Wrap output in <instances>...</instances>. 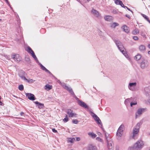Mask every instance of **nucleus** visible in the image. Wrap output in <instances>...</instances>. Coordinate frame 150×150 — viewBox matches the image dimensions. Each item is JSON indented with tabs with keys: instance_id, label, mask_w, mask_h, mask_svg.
I'll return each instance as SVG.
<instances>
[{
	"instance_id": "obj_58",
	"label": "nucleus",
	"mask_w": 150,
	"mask_h": 150,
	"mask_svg": "<svg viewBox=\"0 0 150 150\" xmlns=\"http://www.w3.org/2000/svg\"><path fill=\"white\" fill-rule=\"evenodd\" d=\"M52 75V76L55 79H57L54 76L53 74H52V75Z\"/></svg>"
},
{
	"instance_id": "obj_40",
	"label": "nucleus",
	"mask_w": 150,
	"mask_h": 150,
	"mask_svg": "<svg viewBox=\"0 0 150 150\" xmlns=\"http://www.w3.org/2000/svg\"><path fill=\"white\" fill-rule=\"evenodd\" d=\"M130 106L131 107H132L133 105H135L137 104V102H131L130 103Z\"/></svg>"
},
{
	"instance_id": "obj_59",
	"label": "nucleus",
	"mask_w": 150,
	"mask_h": 150,
	"mask_svg": "<svg viewBox=\"0 0 150 150\" xmlns=\"http://www.w3.org/2000/svg\"><path fill=\"white\" fill-rule=\"evenodd\" d=\"M148 102L150 104V99H149L148 100Z\"/></svg>"
},
{
	"instance_id": "obj_22",
	"label": "nucleus",
	"mask_w": 150,
	"mask_h": 150,
	"mask_svg": "<svg viewBox=\"0 0 150 150\" xmlns=\"http://www.w3.org/2000/svg\"><path fill=\"white\" fill-rule=\"evenodd\" d=\"M142 56L141 54H137L134 57V59L136 60H139L141 58Z\"/></svg>"
},
{
	"instance_id": "obj_9",
	"label": "nucleus",
	"mask_w": 150,
	"mask_h": 150,
	"mask_svg": "<svg viewBox=\"0 0 150 150\" xmlns=\"http://www.w3.org/2000/svg\"><path fill=\"white\" fill-rule=\"evenodd\" d=\"M11 57L17 62H18L20 60V58L18 54H12Z\"/></svg>"
},
{
	"instance_id": "obj_7",
	"label": "nucleus",
	"mask_w": 150,
	"mask_h": 150,
	"mask_svg": "<svg viewBox=\"0 0 150 150\" xmlns=\"http://www.w3.org/2000/svg\"><path fill=\"white\" fill-rule=\"evenodd\" d=\"M25 95L26 97H28V98L31 100H34L36 99V98L34 95L31 93H26Z\"/></svg>"
},
{
	"instance_id": "obj_6",
	"label": "nucleus",
	"mask_w": 150,
	"mask_h": 150,
	"mask_svg": "<svg viewBox=\"0 0 150 150\" xmlns=\"http://www.w3.org/2000/svg\"><path fill=\"white\" fill-rule=\"evenodd\" d=\"M67 113L68 114V116L69 117H77V115L76 113H73V110L71 109H68L67 112Z\"/></svg>"
},
{
	"instance_id": "obj_52",
	"label": "nucleus",
	"mask_w": 150,
	"mask_h": 150,
	"mask_svg": "<svg viewBox=\"0 0 150 150\" xmlns=\"http://www.w3.org/2000/svg\"><path fill=\"white\" fill-rule=\"evenodd\" d=\"M24 113L23 112H21L20 113V115L21 116H22L23 115H24Z\"/></svg>"
},
{
	"instance_id": "obj_45",
	"label": "nucleus",
	"mask_w": 150,
	"mask_h": 150,
	"mask_svg": "<svg viewBox=\"0 0 150 150\" xmlns=\"http://www.w3.org/2000/svg\"><path fill=\"white\" fill-rule=\"evenodd\" d=\"M93 118L95 121H96L98 119H99V118L97 115L95 116Z\"/></svg>"
},
{
	"instance_id": "obj_44",
	"label": "nucleus",
	"mask_w": 150,
	"mask_h": 150,
	"mask_svg": "<svg viewBox=\"0 0 150 150\" xmlns=\"http://www.w3.org/2000/svg\"><path fill=\"white\" fill-rule=\"evenodd\" d=\"M44 71H45L46 72L49 73L50 74L52 75V74L51 73V72L46 68L44 70Z\"/></svg>"
},
{
	"instance_id": "obj_5",
	"label": "nucleus",
	"mask_w": 150,
	"mask_h": 150,
	"mask_svg": "<svg viewBox=\"0 0 150 150\" xmlns=\"http://www.w3.org/2000/svg\"><path fill=\"white\" fill-rule=\"evenodd\" d=\"M74 95V96L75 99L77 101L78 104L80 106L83 107L85 108L88 109V106L84 102H83L81 100H80L78 98L75 96V95Z\"/></svg>"
},
{
	"instance_id": "obj_13",
	"label": "nucleus",
	"mask_w": 150,
	"mask_h": 150,
	"mask_svg": "<svg viewBox=\"0 0 150 150\" xmlns=\"http://www.w3.org/2000/svg\"><path fill=\"white\" fill-rule=\"evenodd\" d=\"M146 96H149V98L150 99V88L149 87H146L144 89Z\"/></svg>"
},
{
	"instance_id": "obj_34",
	"label": "nucleus",
	"mask_w": 150,
	"mask_h": 150,
	"mask_svg": "<svg viewBox=\"0 0 150 150\" xmlns=\"http://www.w3.org/2000/svg\"><path fill=\"white\" fill-rule=\"evenodd\" d=\"M130 100L131 101L132 100V98H127V99H126L125 101V103H127L128 102L130 101Z\"/></svg>"
},
{
	"instance_id": "obj_15",
	"label": "nucleus",
	"mask_w": 150,
	"mask_h": 150,
	"mask_svg": "<svg viewBox=\"0 0 150 150\" xmlns=\"http://www.w3.org/2000/svg\"><path fill=\"white\" fill-rule=\"evenodd\" d=\"M113 142H108L107 143V146L108 149L110 150H112V148L113 147V145L112 144Z\"/></svg>"
},
{
	"instance_id": "obj_31",
	"label": "nucleus",
	"mask_w": 150,
	"mask_h": 150,
	"mask_svg": "<svg viewBox=\"0 0 150 150\" xmlns=\"http://www.w3.org/2000/svg\"><path fill=\"white\" fill-rule=\"evenodd\" d=\"M139 32V30L138 29L136 28L132 31V33L134 35H135Z\"/></svg>"
},
{
	"instance_id": "obj_10",
	"label": "nucleus",
	"mask_w": 150,
	"mask_h": 150,
	"mask_svg": "<svg viewBox=\"0 0 150 150\" xmlns=\"http://www.w3.org/2000/svg\"><path fill=\"white\" fill-rule=\"evenodd\" d=\"M63 86L64 88L69 91L71 94L72 95H74V93L73 91L72 88L70 87H69L68 86L66 85L65 83H64Z\"/></svg>"
},
{
	"instance_id": "obj_43",
	"label": "nucleus",
	"mask_w": 150,
	"mask_h": 150,
	"mask_svg": "<svg viewBox=\"0 0 150 150\" xmlns=\"http://www.w3.org/2000/svg\"><path fill=\"white\" fill-rule=\"evenodd\" d=\"M44 71H45L46 72L49 73L50 74L52 75V74L51 73V72L46 68L44 70Z\"/></svg>"
},
{
	"instance_id": "obj_36",
	"label": "nucleus",
	"mask_w": 150,
	"mask_h": 150,
	"mask_svg": "<svg viewBox=\"0 0 150 150\" xmlns=\"http://www.w3.org/2000/svg\"><path fill=\"white\" fill-rule=\"evenodd\" d=\"M28 83H30L33 82H35V80H33L32 79H30L29 80L28 79L26 81Z\"/></svg>"
},
{
	"instance_id": "obj_54",
	"label": "nucleus",
	"mask_w": 150,
	"mask_h": 150,
	"mask_svg": "<svg viewBox=\"0 0 150 150\" xmlns=\"http://www.w3.org/2000/svg\"><path fill=\"white\" fill-rule=\"evenodd\" d=\"M5 0V1H6V2L7 4H8V5L10 6V4L9 3V2H8V0Z\"/></svg>"
},
{
	"instance_id": "obj_27",
	"label": "nucleus",
	"mask_w": 150,
	"mask_h": 150,
	"mask_svg": "<svg viewBox=\"0 0 150 150\" xmlns=\"http://www.w3.org/2000/svg\"><path fill=\"white\" fill-rule=\"evenodd\" d=\"M96 121V122L98 125H100L101 126V127H100L102 129H103V125L101 123V120H100V118H99V119H98Z\"/></svg>"
},
{
	"instance_id": "obj_49",
	"label": "nucleus",
	"mask_w": 150,
	"mask_h": 150,
	"mask_svg": "<svg viewBox=\"0 0 150 150\" xmlns=\"http://www.w3.org/2000/svg\"><path fill=\"white\" fill-rule=\"evenodd\" d=\"M52 131L54 133H57V131L55 129V128H53L52 129Z\"/></svg>"
},
{
	"instance_id": "obj_24",
	"label": "nucleus",
	"mask_w": 150,
	"mask_h": 150,
	"mask_svg": "<svg viewBox=\"0 0 150 150\" xmlns=\"http://www.w3.org/2000/svg\"><path fill=\"white\" fill-rule=\"evenodd\" d=\"M141 15L147 21L150 23V20L147 16L142 13L141 14Z\"/></svg>"
},
{
	"instance_id": "obj_1",
	"label": "nucleus",
	"mask_w": 150,
	"mask_h": 150,
	"mask_svg": "<svg viewBox=\"0 0 150 150\" xmlns=\"http://www.w3.org/2000/svg\"><path fill=\"white\" fill-rule=\"evenodd\" d=\"M114 41L115 43L120 51L127 58V57L128 56V54L125 51H124V50H125L122 43L119 40H118L115 39L114 40Z\"/></svg>"
},
{
	"instance_id": "obj_46",
	"label": "nucleus",
	"mask_w": 150,
	"mask_h": 150,
	"mask_svg": "<svg viewBox=\"0 0 150 150\" xmlns=\"http://www.w3.org/2000/svg\"><path fill=\"white\" fill-rule=\"evenodd\" d=\"M133 38L135 40H137L138 39V37L136 36H134L133 37Z\"/></svg>"
},
{
	"instance_id": "obj_62",
	"label": "nucleus",
	"mask_w": 150,
	"mask_h": 150,
	"mask_svg": "<svg viewBox=\"0 0 150 150\" xmlns=\"http://www.w3.org/2000/svg\"><path fill=\"white\" fill-rule=\"evenodd\" d=\"M148 54H149L150 55V51H149L148 52Z\"/></svg>"
},
{
	"instance_id": "obj_47",
	"label": "nucleus",
	"mask_w": 150,
	"mask_h": 150,
	"mask_svg": "<svg viewBox=\"0 0 150 150\" xmlns=\"http://www.w3.org/2000/svg\"><path fill=\"white\" fill-rule=\"evenodd\" d=\"M91 115L93 117H94L96 115L94 112H91Z\"/></svg>"
},
{
	"instance_id": "obj_50",
	"label": "nucleus",
	"mask_w": 150,
	"mask_h": 150,
	"mask_svg": "<svg viewBox=\"0 0 150 150\" xmlns=\"http://www.w3.org/2000/svg\"><path fill=\"white\" fill-rule=\"evenodd\" d=\"M76 140L77 141H79L80 140V138L79 137H76Z\"/></svg>"
},
{
	"instance_id": "obj_19",
	"label": "nucleus",
	"mask_w": 150,
	"mask_h": 150,
	"mask_svg": "<svg viewBox=\"0 0 150 150\" xmlns=\"http://www.w3.org/2000/svg\"><path fill=\"white\" fill-rule=\"evenodd\" d=\"M88 134L91 136L92 138L94 139L97 136L96 134L94 133L93 132H90L88 133Z\"/></svg>"
},
{
	"instance_id": "obj_64",
	"label": "nucleus",
	"mask_w": 150,
	"mask_h": 150,
	"mask_svg": "<svg viewBox=\"0 0 150 150\" xmlns=\"http://www.w3.org/2000/svg\"><path fill=\"white\" fill-rule=\"evenodd\" d=\"M116 150H119L118 149H116Z\"/></svg>"
},
{
	"instance_id": "obj_56",
	"label": "nucleus",
	"mask_w": 150,
	"mask_h": 150,
	"mask_svg": "<svg viewBox=\"0 0 150 150\" xmlns=\"http://www.w3.org/2000/svg\"><path fill=\"white\" fill-rule=\"evenodd\" d=\"M39 64L41 68L43 66V65L40 63H39Z\"/></svg>"
},
{
	"instance_id": "obj_51",
	"label": "nucleus",
	"mask_w": 150,
	"mask_h": 150,
	"mask_svg": "<svg viewBox=\"0 0 150 150\" xmlns=\"http://www.w3.org/2000/svg\"><path fill=\"white\" fill-rule=\"evenodd\" d=\"M43 70H44L46 68L45 67H44L43 66L41 68Z\"/></svg>"
},
{
	"instance_id": "obj_12",
	"label": "nucleus",
	"mask_w": 150,
	"mask_h": 150,
	"mask_svg": "<svg viewBox=\"0 0 150 150\" xmlns=\"http://www.w3.org/2000/svg\"><path fill=\"white\" fill-rule=\"evenodd\" d=\"M34 103L37 105L36 106H38L39 109H44L45 108L44 104L42 103L37 101L34 102Z\"/></svg>"
},
{
	"instance_id": "obj_21",
	"label": "nucleus",
	"mask_w": 150,
	"mask_h": 150,
	"mask_svg": "<svg viewBox=\"0 0 150 150\" xmlns=\"http://www.w3.org/2000/svg\"><path fill=\"white\" fill-rule=\"evenodd\" d=\"M88 150H97L96 147L95 146L91 145L89 146Z\"/></svg>"
},
{
	"instance_id": "obj_23",
	"label": "nucleus",
	"mask_w": 150,
	"mask_h": 150,
	"mask_svg": "<svg viewBox=\"0 0 150 150\" xmlns=\"http://www.w3.org/2000/svg\"><path fill=\"white\" fill-rule=\"evenodd\" d=\"M123 131L120 130L118 131V130L116 133L118 137H121L123 134Z\"/></svg>"
},
{
	"instance_id": "obj_14",
	"label": "nucleus",
	"mask_w": 150,
	"mask_h": 150,
	"mask_svg": "<svg viewBox=\"0 0 150 150\" xmlns=\"http://www.w3.org/2000/svg\"><path fill=\"white\" fill-rule=\"evenodd\" d=\"M122 28L123 29V31L125 33H129V28L128 27H127L126 25H124L122 27Z\"/></svg>"
},
{
	"instance_id": "obj_18",
	"label": "nucleus",
	"mask_w": 150,
	"mask_h": 150,
	"mask_svg": "<svg viewBox=\"0 0 150 150\" xmlns=\"http://www.w3.org/2000/svg\"><path fill=\"white\" fill-rule=\"evenodd\" d=\"M105 19L107 21H110L112 20V17L110 16H107L104 17Z\"/></svg>"
},
{
	"instance_id": "obj_26",
	"label": "nucleus",
	"mask_w": 150,
	"mask_h": 150,
	"mask_svg": "<svg viewBox=\"0 0 150 150\" xmlns=\"http://www.w3.org/2000/svg\"><path fill=\"white\" fill-rule=\"evenodd\" d=\"M31 54V55L34 58V59H35V60H36L37 62H39V61L38 60V59L36 57L34 52H33L31 54Z\"/></svg>"
},
{
	"instance_id": "obj_8",
	"label": "nucleus",
	"mask_w": 150,
	"mask_h": 150,
	"mask_svg": "<svg viewBox=\"0 0 150 150\" xmlns=\"http://www.w3.org/2000/svg\"><path fill=\"white\" fill-rule=\"evenodd\" d=\"M147 109L146 108H142L139 109L137 110V113L135 114L136 118L137 117V113L139 115H140L142 114L143 112H144Z\"/></svg>"
},
{
	"instance_id": "obj_28",
	"label": "nucleus",
	"mask_w": 150,
	"mask_h": 150,
	"mask_svg": "<svg viewBox=\"0 0 150 150\" xmlns=\"http://www.w3.org/2000/svg\"><path fill=\"white\" fill-rule=\"evenodd\" d=\"M103 129V132H104V133L105 134V138H106V140H107L108 141V140L107 139H108V138L109 137L110 134H108L107 133V132L105 131Z\"/></svg>"
},
{
	"instance_id": "obj_39",
	"label": "nucleus",
	"mask_w": 150,
	"mask_h": 150,
	"mask_svg": "<svg viewBox=\"0 0 150 150\" xmlns=\"http://www.w3.org/2000/svg\"><path fill=\"white\" fill-rule=\"evenodd\" d=\"M72 122L74 124H77L78 123V121L76 119L75 120H73L72 121Z\"/></svg>"
},
{
	"instance_id": "obj_48",
	"label": "nucleus",
	"mask_w": 150,
	"mask_h": 150,
	"mask_svg": "<svg viewBox=\"0 0 150 150\" xmlns=\"http://www.w3.org/2000/svg\"><path fill=\"white\" fill-rule=\"evenodd\" d=\"M21 78L23 79H24V80H25L26 81H27V79L26 78V77L24 76H21Z\"/></svg>"
},
{
	"instance_id": "obj_42",
	"label": "nucleus",
	"mask_w": 150,
	"mask_h": 150,
	"mask_svg": "<svg viewBox=\"0 0 150 150\" xmlns=\"http://www.w3.org/2000/svg\"><path fill=\"white\" fill-rule=\"evenodd\" d=\"M121 1L120 0H115V2L116 4H119V3H120V1Z\"/></svg>"
},
{
	"instance_id": "obj_30",
	"label": "nucleus",
	"mask_w": 150,
	"mask_h": 150,
	"mask_svg": "<svg viewBox=\"0 0 150 150\" xmlns=\"http://www.w3.org/2000/svg\"><path fill=\"white\" fill-rule=\"evenodd\" d=\"M75 138L74 137L72 138H69L68 140V142H69L73 143L74 142V141H75Z\"/></svg>"
},
{
	"instance_id": "obj_37",
	"label": "nucleus",
	"mask_w": 150,
	"mask_h": 150,
	"mask_svg": "<svg viewBox=\"0 0 150 150\" xmlns=\"http://www.w3.org/2000/svg\"><path fill=\"white\" fill-rule=\"evenodd\" d=\"M96 140L100 142H103V140L99 137H97L96 138Z\"/></svg>"
},
{
	"instance_id": "obj_25",
	"label": "nucleus",
	"mask_w": 150,
	"mask_h": 150,
	"mask_svg": "<svg viewBox=\"0 0 150 150\" xmlns=\"http://www.w3.org/2000/svg\"><path fill=\"white\" fill-rule=\"evenodd\" d=\"M26 50L30 54H31L34 52L32 49L29 46H28L27 47Z\"/></svg>"
},
{
	"instance_id": "obj_20",
	"label": "nucleus",
	"mask_w": 150,
	"mask_h": 150,
	"mask_svg": "<svg viewBox=\"0 0 150 150\" xmlns=\"http://www.w3.org/2000/svg\"><path fill=\"white\" fill-rule=\"evenodd\" d=\"M52 88V86L49 84H46L45 86V89L49 91Z\"/></svg>"
},
{
	"instance_id": "obj_32",
	"label": "nucleus",
	"mask_w": 150,
	"mask_h": 150,
	"mask_svg": "<svg viewBox=\"0 0 150 150\" xmlns=\"http://www.w3.org/2000/svg\"><path fill=\"white\" fill-rule=\"evenodd\" d=\"M124 128V125L122 124L119 127L118 130V131L120 130H122L123 131V129Z\"/></svg>"
},
{
	"instance_id": "obj_41",
	"label": "nucleus",
	"mask_w": 150,
	"mask_h": 150,
	"mask_svg": "<svg viewBox=\"0 0 150 150\" xmlns=\"http://www.w3.org/2000/svg\"><path fill=\"white\" fill-rule=\"evenodd\" d=\"M107 139L108 140V141L107 140H106V141L107 142V143H108V142H112V139H111V138L110 137H109L108 138V139Z\"/></svg>"
},
{
	"instance_id": "obj_63",
	"label": "nucleus",
	"mask_w": 150,
	"mask_h": 150,
	"mask_svg": "<svg viewBox=\"0 0 150 150\" xmlns=\"http://www.w3.org/2000/svg\"><path fill=\"white\" fill-rule=\"evenodd\" d=\"M1 96H0V100H1Z\"/></svg>"
},
{
	"instance_id": "obj_29",
	"label": "nucleus",
	"mask_w": 150,
	"mask_h": 150,
	"mask_svg": "<svg viewBox=\"0 0 150 150\" xmlns=\"http://www.w3.org/2000/svg\"><path fill=\"white\" fill-rule=\"evenodd\" d=\"M119 24L117 23H114L111 25V27L112 28H115L116 26H118Z\"/></svg>"
},
{
	"instance_id": "obj_3",
	"label": "nucleus",
	"mask_w": 150,
	"mask_h": 150,
	"mask_svg": "<svg viewBox=\"0 0 150 150\" xmlns=\"http://www.w3.org/2000/svg\"><path fill=\"white\" fill-rule=\"evenodd\" d=\"M144 145L143 142L139 140L133 146L132 148L134 150H139L143 147Z\"/></svg>"
},
{
	"instance_id": "obj_35",
	"label": "nucleus",
	"mask_w": 150,
	"mask_h": 150,
	"mask_svg": "<svg viewBox=\"0 0 150 150\" xmlns=\"http://www.w3.org/2000/svg\"><path fill=\"white\" fill-rule=\"evenodd\" d=\"M69 120V118L67 115H66L65 117L63 119V121L65 122H67Z\"/></svg>"
},
{
	"instance_id": "obj_4",
	"label": "nucleus",
	"mask_w": 150,
	"mask_h": 150,
	"mask_svg": "<svg viewBox=\"0 0 150 150\" xmlns=\"http://www.w3.org/2000/svg\"><path fill=\"white\" fill-rule=\"evenodd\" d=\"M140 67L142 69L147 68L149 66V62L147 60L143 59L139 63Z\"/></svg>"
},
{
	"instance_id": "obj_2",
	"label": "nucleus",
	"mask_w": 150,
	"mask_h": 150,
	"mask_svg": "<svg viewBox=\"0 0 150 150\" xmlns=\"http://www.w3.org/2000/svg\"><path fill=\"white\" fill-rule=\"evenodd\" d=\"M142 121H140L137 124L134 128L133 130V134L132 136L133 138L134 139L135 135L139 132L140 126L142 125Z\"/></svg>"
},
{
	"instance_id": "obj_38",
	"label": "nucleus",
	"mask_w": 150,
	"mask_h": 150,
	"mask_svg": "<svg viewBox=\"0 0 150 150\" xmlns=\"http://www.w3.org/2000/svg\"><path fill=\"white\" fill-rule=\"evenodd\" d=\"M119 5H120L122 7L125 8L126 6L123 4L122 1H120V3H119Z\"/></svg>"
},
{
	"instance_id": "obj_53",
	"label": "nucleus",
	"mask_w": 150,
	"mask_h": 150,
	"mask_svg": "<svg viewBox=\"0 0 150 150\" xmlns=\"http://www.w3.org/2000/svg\"><path fill=\"white\" fill-rule=\"evenodd\" d=\"M125 8H127V9L129 11H131V12H132V11H131L130 10V9L129 8H128V7H127L126 6L125 7Z\"/></svg>"
},
{
	"instance_id": "obj_16",
	"label": "nucleus",
	"mask_w": 150,
	"mask_h": 150,
	"mask_svg": "<svg viewBox=\"0 0 150 150\" xmlns=\"http://www.w3.org/2000/svg\"><path fill=\"white\" fill-rule=\"evenodd\" d=\"M139 49L141 52H144L146 51V47L144 45H141L139 47Z\"/></svg>"
},
{
	"instance_id": "obj_60",
	"label": "nucleus",
	"mask_w": 150,
	"mask_h": 150,
	"mask_svg": "<svg viewBox=\"0 0 150 150\" xmlns=\"http://www.w3.org/2000/svg\"><path fill=\"white\" fill-rule=\"evenodd\" d=\"M148 48L150 49V44H149L148 45Z\"/></svg>"
},
{
	"instance_id": "obj_57",
	"label": "nucleus",
	"mask_w": 150,
	"mask_h": 150,
	"mask_svg": "<svg viewBox=\"0 0 150 150\" xmlns=\"http://www.w3.org/2000/svg\"><path fill=\"white\" fill-rule=\"evenodd\" d=\"M52 75V76L55 79H57L54 76L53 74H52V75Z\"/></svg>"
},
{
	"instance_id": "obj_55",
	"label": "nucleus",
	"mask_w": 150,
	"mask_h": 150,
	"mask_svg": "<svg viewBox=\"0 0 150 150\" xmlns=\"http://www.w3.org/2000/svg\"><path fill=\"white\" fill-rule=\"evenodd\" d=\"M125 16L128 18H130V17L127 14H126L125 15Z\"/></svg>"
},
{
	"instance_id": "obj_33",
	"label": "nucleus",
	"mask_w": 150,
	"mask_h": 150,
	"mask_svg": "<svg viewBox=\"0 0 150 150\" xmlns=\"http://www.w3.org/2000/svg\"><path fill=\"white\" fill-rule=\"evenodd\" d=\"M18 88L20 91H23L24 89L23 86L22 84H21L19 86Z\"/></svg>"
},
{
	"instance_id": "obj_61",
	"label": "nucleus",
	"mask_w": 150,
	"mask_h": 150,
	"mask_svg": "<svg viewBox=\"0 0 150 150\" xmlns=\"http://www.w3.org/2000/svg\"><path fill=\"white\" fill-rule=\"evenodd\" d=\"M98 135L100 136V134H101V133H100V132H98Z\"/></svg>"
},
{
	"instance_id": "obj_17",
	"label": "nucleus",
	"mask_w": 150,
	"mask_h": 150,
	"mask_svg": "<svg viewBox=\"0 0 150 150\" xmlns=\"http://www.w3.org/2000/svg\"><path fill=\"white\" fill-rule=\"evenodd\" d=\"M91 12L96 16L98 17L99 16V13L96 10L93 9L91 10Z\"/></svg>"
},
{
	"instance_id": "obj_11",
	"label": "nucleus",
	"mask_w": 150,
	"mask_h": 150,
	"mask_svg": "<svg viewBox=\"0 0 150 150\" xmlns=\"http://www.w3.org/2000/svg\"><path fill=\"white\" fill-rule=\"evenodd\" d=\"M137 83L136 82L130 83H129L128 86V88L130 90L133 91Z\"/></svg>"
}]
</instances>
